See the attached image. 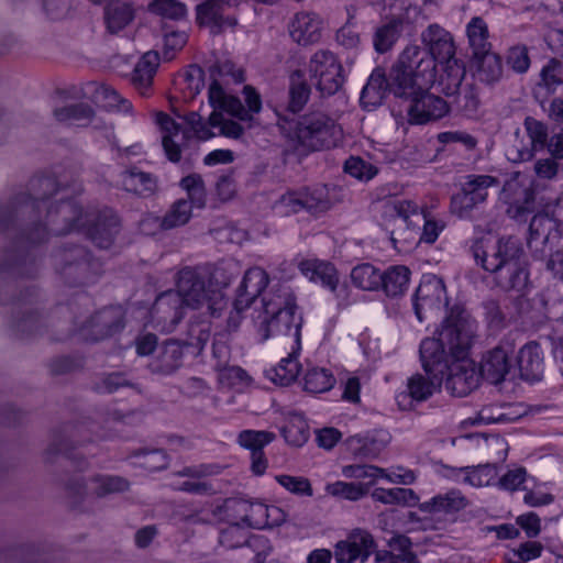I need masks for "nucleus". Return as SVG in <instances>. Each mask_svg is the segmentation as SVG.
<instances>
[{"instance_id":"1","label":"nucleus","mask_w":563,"mask_h":563,"mask_svg":"<svg viewBox=\"0 0 563 563\" xmlns=\"http://www.w3.org/2000/svg\"><path fill=\"white\" fill-rule=\"evenodd\" d=\"M68 187L55 176L33 177L26 191L0 201V232L13 241L12 250L0 254V280L25 274L29 249L46 241L49 233L62 235L85 231L98 247L103 249V223L93 213H84L78 203L67 200Z\"/></svg>"},{"instance_id":"2","label":"nucleus","mask_w":563,"mask_h":563,"mask_svg":"<svg viewBox=\"0 0 563 563\" xmlns=\"http://www.w3.org/2000/svg\"><path fill=\"white\" fill-rule=\"evenodd\" d=\"M419 55V46H407L390 69V91L411 124L437 121L449 112L446 101L428 91L435 80L432 58Z\"/></svg>"},{"instance_id":"3","label":"nucleus","mask_w":563,"mask_h":563,"mask_svg":"<svg viewBox=\"0 0 563 563\" xmlns=\"http://www.w3.org/2000/svg\"><path fill=\"white\" fill-rule=\"evenodd\" d=\"M477 322L461 305L450 308L441 329L431 339L441 342L439 361L445 365L439 374L452 396L464 397L477 388L479 373L475 362L467 357L477 331Z\"/></svg>"},{"instance_id":"4","label":"nucleus","mask_w":563,"mask_h":563,"mask_svg":"<svg viewBox=\"0 0 563 563\" xmlns=\"http://www.w3.org/2000/svg\"><path fill=\"white\" fill-rule=\"evenodd\" d=\"M471 252L476 264L492 274L493 282L501 290L522 294L528 288L529 271L518 239L504 236L492 244L476 241Z\"/></svg>"},{"instance_id":"5","label":"nucleus","mask_w":563,"mask_h":563,"mask_svg":"<svg viewBox=\"0 0 563 563\" xmlns=\"http://www.w3.org/2000/svg\"><path fill=\"white\" fill-rule=\"evenodd\" d=\"M275 114L280 130L306 150H329L335 147L342 140V129L324 113H308L295 123L277 110Z\"/></svg>"},{"instance_id":"6","label":"nucleus","mask_w":563,"mask_h":563,"mask_svg":"<svg viewBox=\"0 0 563 563\" xmlns=\"http://www.w3.org/2000/svg\"><path fill=\"white\" fill-rule=\"evenodd\" d=\"M209 274L201 266H186L178 273L177 289L185 307L200 309L207 307L211 316H217L225 306V299L221 289L207 285Z\"/></svg>"},{"instance_id":"7","label":"nucleus","mask_w":563,"mask_h":563,"mask_svg":"<svg viewBox=\"0 0 563 563\" xmlns=\"http://www.w3.org/2000/svg\"><path fill=\"white\" fill-rule=\"evenodd\" d=\"M441 346V342L435 339L427 338L421 341L420 360L428 377L416 374L408 379L407 388L411 399L423 401L442 385V376L439 372L445 365L439 361V355L442 353Z\"/></svg>"},{"instance_id":"8","label":"nucleus","mask_w":563,"mask_h":563,"mask_svg":"<svg viewBox=\"0 0 563 563\" xmlns=\"http://www.w3.org/2000/svg\"><path fill=\"white\" fill-rule=\"evenodd\" d=\"M155 121L162 132L164 152L173 163H178L181 159V153L192 140V133L202 141H207L216 135L211 131L209 122L206 123L203 119L190 130L183 129L179 123L164 112H157Z\"/></svg>"},{"instance_id":"9","label":"nucleus","mask_w":563,"mask_h":563,"mask_svg":"<svg viewBox=\"0 0 563 563\" xmlns=\"http://www.w3.org/2000/svg\"><path fill=\"white\" fill-rule=\"evenodd\" d=\"M155 121L162 132L164 152L173 163H178L181 159V153L192 140V133L202 141H207L216 135L211 131L209 122L206 123L203 119L190 130L183 129L179 123L164 112H157Z\"/></svg>"},{"instance_id":"10","label":"nucleus","mask_w":563,"mask_h":563,"mask_svg":"<svg viewBox=\"0 0 563 563\" xmlns=\"http://www.w3.org/2000/svg\"><path fill=\"white\" fill-rule=\"evenodd\" d=\"M243 95L246 108L241 100L229 93L218 81L210 84L208 90L209 102L216 110H223V112L239 119L243 122H251L253 115L260 113L262 110V98L260 93L250 85L244 86Z\"/></svg>"},{"instance_id":"11","label":"nucleus","mask_w":563,"mask_h":563,"mask_svg":"<svg viewBox=\"0 0 563 563\" xmlns=\"http://www.w3.org/2000/svg\"><path fill=\"white\" fill-rule=\"evenodd\" d=\"M338 57L329 49H319L308 63V71L316 88L323 95H334L343 85L344 76Z\"/></svg>"},{"instance_id":"12","label":"nucleus","mask_w":563,"mask_h":563,"mask_svg":"<svg viewBox=\"0 0 563 563\" xmlns=\"http://www.w3.org/2000/svg\"><path fill=\"white\" fill-rule=\"evenodd\" d=\"M412 306L419 322L435 317L448 306V296L444 282L441 277L427 274L413 294Z\"/></svg>"},{"instance_id":"13","label":"nucleus","mask_w":563,"mask_h":563,"mask_svg":"<svg viewBox=\"0 0 563 563\" xmlns=\"http://www.w3.org/2000/svg\"><path fill=\"white\" fill-rule=\"evenodd\" d=\"M464 179L461 192L451 199V210L460 218L468 217L473 209L486 201L488 190L499 185L498 178L490 175L470 174Z\"/></svg>"},{"instance_id":"14","label":"nucleus","mask_w":563,"mask_h":563,"mask_svg":"<svg viewBox=\"0 0 563 563\" xmlns=\"http://www.w3.org/2000/svg\"><path fill=\"white\" fill-rule=\"evenodd\" d=\"M294 310H282L276 313L266 314L261 321L257 333L261 341L276 335H283L289 339L290 345H295L296 350H301V328L302 317Z\"/></svg>"},{"instance_id":"15","label":"nucleus","mask_w":563,"mask_h":563,"mask_svg":"<svg viewBox=\"0 0 563 563\" xmlns=\"http://www.w3.org/2000/svg\"><path fill=\"white\" fill-rule=\"evenodd\" d=\"M185 308L179 294L165 291L157 296L151 309V322L159 331L172 332L184 318Z\"/></svg>"},{"instance_id":"16","label":"nucleus","mask_w":563,"mask_h":563,"mask_svg":"<svg viewBox=\"0 0 563 563\" xmlns=\"http://www.w3.org/2000/svg\"><path fill=\"white\" fill-rule=\"evenodd\" d=\"M421 42L428 48V52H423L419 47V56L421 58H432L434 75L437 74V63H443L455 57V44L452 34L437 23L430 24L422 31Z\"/></svg>"},{"instance_id":"17","label":"nucleus","mask_w":563,"mask_h":563,"mask_svg":"<svg viewBox=\"0 0 563 563\" xmlns=\"http://www.w3.org/2000/svg\"><path fill=\"white\" fill-rule=\"evenodd\" d=\"M468 505L466 496L461 490L452 488L421 503L419 509L435 518L454 520L456 515L466 509Z\"/></svg>"},{"instance_id":"18","label":"nucleus","mask_w":563,"mask_h":563,"mask_svg":"<svg viewBox=\"0 0 563 563\" xmlns=\"http://www.w3.org/2000/svg\"><path fill=\"white\" fill-rule=\"evenodd\" d=\"M232 5L234 3L224 0H206L197 5V22L209 27L213 34L233 29L236 20L229 12Z\"/></svg>"},{"instance_id":"19","label":"nucleus","mask_w":563,"mask_h":563,"mask_svg":"<svg viewBox=\"0 0 563 563\" xmlns=\"http://www.w3.org/2000/svg\"><path fill=\"white\" fill-rule=\"evenodd\" d=\"M288 33L298 45L314 44L322 35V20L313 12H298L288 23Z\"/></svg>"},{"instance_id":"20","label":"nucleus","mask_w":563,"mask_h":563,"mask_svg":"<svg viewBox=\"0 0 563 563\" xmlns=\"http://www.w3.org/2000/svg\"><path fill=\"white\" fill-rule=\"evenodd\" d=\"M374 545L371 533L365 530H353L346 540L335 545L334 556L338 563H353L357 559L365 560Z\"/></svg>"},{"instance_id":"21","label":"nucleus","mask_w":563,"mask_h":563,"mask_svg":"<svg viewBox=\"0 0 563 563\" xmlns=\"http://www.w3.org/2000/svg\"><path fill=\"white\" fill-rule=\"evenodd\" d=\"M275 435L268 431L243 430L238 437V443L251 451V470L255 475H263L267 468V460L263 449L274 440Z\"/></svg>"},{"instance_id":"22","label":"nucleus","mask_w":563,"mask_h":563,"mask_svg":"<svg viewBox=\"0 0 563 563\" xmlns=\"http://www.w3.org/2000/svg\"><path fill=\"white\" fill-rule=\"evenodd\" d=\"M503 410L496 416L486 415V410H482L478 419H466L463 422H516L519 419L543 420L549 417L543 416L549 410L547 406H530L523 402L510 404L501 408Z\"/></svg>"},{"instance_id":"23","label":"nucleus","mask_w":563,"mask_h":563,"mask_svg":"<svg viewBox=\"0 0 563 563\" xmlns=\"http://www.w3.org/2000/svg\"><path fill=\"white\" fill-rule=\"evenodd\" d=\"M120 185L128 192L147 198L157 191L158 178L137 166H131L120 174Z\"/></svg>"},{"instance_id":"24","label":"nucleus","mask_w":563,"mask_h":563,"mask_svg":"<svg viewBox=\"0 0 563 563\" xmlns=\"http://www.w3.org/2000/svg\"><path fill=\"white\" fill-rule=\"evenodd\" d=\"M518 367L523 380L536 383L542 379L544 374V357L539 343L529 342L519 350Z\"/></svg>"},{"instance_id":"25","label":"nucleus","mask_w":563,"mask_h":563,"mask_svg":"<svg viewBox=\"0 0 563 563\" xmlns=\"http://www.w3.org/2000/svg\"><path fill=\"white\" fill-rule=\"evenodd\" d=\"M267 273L258 267L249 268L236 290V306L249 308L268 285Z\"/></svg>"},{"instance_id":"26","label":"nucleus","mask_w":563,"mask_h":563,"mask_svg":"<svg viewBox=\"0 0 563 563\" xmlns=\"http://www.w3.org/2000/svg\"><path fill=\"white\" fill-rule=\"evenodd\" d=\"M192 203L187 199H178L175 201L164 217H145L142 222V230H146V227L154 224L161 230H172L181 225H185L192 216Z\"/></svg>"},{"instance_id":"27","label":"nucleus","mask_w":563,"mask_h":563,"mask_svg":"<svg viewBox=\"0 0 563 563\" xmlns=\"http://www.w3.org/2000/svg\"><path fill=\"white\" fill-rule=\"evenodd\" d=\"M389 82L390 74L386 78L383 69L375 68L362 89L360 97L362 108L367 111L378 108L383 103L386 93H391Z\"/></svg>"},{"instance_id":"28","label":"nucleus","mask_w":563,"mask_h":563,"mask_svg":"<svg viewBox=\"0 0 563 563\" xmlns=\"http://www.w3.org/2000/svg\"><path fill=\"white\" fill-rule=\"evenodd\" d=\"M509 353L501 346H496L484 356L478 371L479 378L483 377L490 384L501 383L509 373Z\"/></svg>"},{"instance_id":"29","label":"nucleus","mask_w":563,"mask_h":563,"mask_svg":"<svg viewBox=\"0 0 563 563\" xmlns=\"http://www.w3.org/2000/svg\"><path fill=\"white\" fill-rule=\"evenodd\" d=\"M299 269L313 283H319L324 288L335 292L339 286L336 268L329 262L319 260H305L299 264Z\"/></svg>"},{"instance_id":"30","label":"nucleus","mask_w":563,"mask_h":563,"mask_svg":"<svg viewBox=\"0 0 563 563\" xmlns=\"http://www.w3.org/2000/svg\"><path fill=\"white\" fill-rule=\"evenodd\" d=\"M264 313L271 314L282 310L298 309L291 288L283 283L273 285L263 296Z\"/></svg>"},{"instance_id":"31","label":"nucleus","mask_w":563,"mask_h":563,"mask_svg":"<svg viewBox=\"0 0 563 563\" xmlns=\"http://www.w3.org/2000/svg\"><path fill=\"white\" fill-rule=\"evenodd\" d=\"M229 508L233 510L236 518L249 528L264 529L266 528V505L258 501H249L238 499L231 501Z\"/></svg>"},{"instance_id":"32","label":"nucleus","mask_w":563,"mask_h":563,"mask_svg":"<svg viewBox=\"0 0 563 563\" xmlns=\"http://www.w3.org/2000/svg\"><path fill=\"white\" fill-rule=\"evenodd\" d=\"M452 472V476L459 481L463 475L462 482L473 487H483L492 484L496 477V468L494 465L481 464L477 466L448 467Z\"/></svg>"},{"instance_id":"33","label":"nucleus","mask_w":563,"mask_h":563,"mask_svg":"<svg viewBox=\"0 0 563 563\" xmlns=\"http://www.w3.org/2000/svg\"><path fill=\"white\" fill-rule=\"evenodd\" d=\"M53 114L60 123L86 126L92 122L95 110L89 104L80 102L55 108Z\"/></svg>"},{"instance_id":"34","label":"nucleus","mask_w":563,"mask_h":563,"mask_svg":"<svg viewBox=\"0 0 563 563\" xmlns=\"http://www.w3.org/2000/svg\"><path fill=\"white\" fill-rule=\"evenodd\" d=\"M158 64V54L155 52H147L135 65L132 80L142 95H146L151 88Z\"/></svg>"},{"instance_id":"35","label":"nucleus","mask_w":563,"mask_h":563,"mask_svg":"<svg viewBox=\"0 0 563 563\" xmlns=\"http://www.w3.org/2000/svg\"><path fill=\"white\" fill-rule=\"evenodd\" d=\"M466 35L473 56H483L492 51L488 25L481 16H474L466 25Z\"/></svg>"},{"instance_id":"36","label":"nucleus","mask_w":563,"mask_h":563,"mask_svg":"<svg viewBox=\"0 0 563 563\" xmlns=\"http://www.w3.org/2000/svg\"><path fill=\"white\" fill-rule=\"evenodd\" d=\"M525 128L531 142V148L518 150V159L522 162L531 159L533 153L545 148L548 143V129L542 122L528 117L525 120Z\"/></svg>"},{"instance_id":"37","label":"nucleus","mask_w":563,"mask_h":563,"mask_svg":"<svg viewBox=\"0 0 563 563\" xmlns=\"http://www.w3.org/2000/svg\"><path fill=\"white\" fill-rule=\"evenodd\" d=\"M556 221L549 210V205L545 210L534 214L530 221L529 231L530 238L528 241L529 247L532 250L538 243H547L553 230L556 231Z\"/></svg>"},{"instance_id":"38","label":"nucleus","mask_w":563,"mask_h":563,"mask_svg":"<svg viewBox=\"0 0 563 563\" xmlns=\"http://www.w3.org/2000/svg\"><path fill=\"white\" fill-rule=\"evenodd\" d=\"M439 64L442 65L443 70L440 76V84L443 87V92L446 96H454L460 93L462 81L466 74L463 63L453 57L450 60H445Z\"/></svg>"},{"instance_id":"39","label":"nucleus","mask_w":563,"mask_h":563,"mask_svg":"<svg viewBox=\"0 0 563 563\" xmlns=\"http://www.w3.org/2000/svg\"><path fill=\"white\" fill-rule=\"evenodd\" d=\"M134 19V8L130 0H108V32L118 33Z\"/></svg>"},{"instance_id":"40","label":"nucleus","mask_w":563,"mask_h":563,"mask_svg":"<svg viewBox=\"0 0 563 563\" xmlns=\"http://www.w3.org/2000/svg\"><path fill=\"white\" fill-rule=\"evenodd\" d=\"M409 279V268L402 265L391 266L382 274L380 287L389 297L401 296L408 288Z\"/></svg>"},{"instance_id":"41","label":"nucleus","mask_w":563,"mask_h":563,"mask_svg":"<svg viewBox=\"0 0 563 563\" xmlns=\"http://www.w3.org/2000/svg\"><path fill=\"white\" fill-rule=\"evenodd\" d=\"M300 351L296 350L295 345H290V352L287 357L282 358L277 366L272 369L274 375L271 378L274 383L287 386L297 378L300 371L298 362Z\"/></svg>"},{"instance_id":"42","label":"nucleus","mask_w":563,"mask_h":563,"mask_svg":"<svg viewBox=\"0 0 563 563\" xmlns=\"http://www.w3.org/2000/svg\"><path fill=\"white\" fill-rule=\"evenodd\" d=\"M310 86L306 81L301 70H295L290 75L288 110L295 114L301 111L309 100Z\"/></svg>"},{"instance_id":"43","label":"nucleus","mask_w":563,"mask_h":563,"mask_svg":"<svg viewBox=\"0 0 563 563\" xmlns=\"http://www.w3.org/2000/svg\"><path fill=\"white\" fill-rule=\"evenodd\" d=\"M402 32V22L400 20L393 19L389 22L377 27L373 44L376 52L384 54L391 49L395 43L398 41Z\"/></svg>"},{"instance_id":"44","label":"nucleus","mask_w":563,"mask_h":563,"mask_svg":"<svg viewBox=\"0 0 563 563\" xmlns=\"http://www.w3.org/2000/svg\"><path fill=\"white\" fill-rule=\"evenodd\" d=\"M335 384V377L330 369L312 367L303 376V389L311 394L330 390Z\"/></svg>"},{"instance_id":"45","label":"nucleus","mask_w":563,"mask_h":563,"mask_svg":"<svg viewBox=\"0 0 563 563\" xmlns=\"http://www.w3.org/2000/svg\"><path fill=\"white\" fill-rule=\"evenodd\" d=\"M477 60V76L481 81L494 84L503 76V65L499 55L489 51L483 56H474Z\"/></svg>"},{"instance_id":"46","label":"nucleus","mask_w":563,"mask_h":563,"mask_svg":"<svg viewBox=\"0 0 563 563\" xmlns=\"http://www.w3.org/2000/svg\"><path fill=\"white\" fill-rule=\"evenodd\" d=\"M351 279L363 290H376L382 284V273L372 264H361L352 269Z\"/></svg>"},{"instance_id":"47","label":"nucleus","mask_w":563,"mask_h":563,"mask_svg":"<svg viewBox=\"0 0 563 563\" xmlns=\"http://www.w3.org/2000/svg\"><path fill=\"white\" fill-rule=\"evenodd\" d=\"M183 356V346L179 342L174 340L166 341L161 346L158 354V369L164 374L173 373L181 365Z\"/></svg>"},{"instance_id":"48","label":"nucleus","mask_w":563,"mask_h":563,"mask_svg":"<svg viewBox=\"0 0 563 563\" xmlns=\"http://www.w3.org/2000/svg\"><path fill=\"white\" fill-rule=\"evenodd\" d=\"M134 464L143 467L148 472H157L168 466L169 460L167 454L159 449L139 450L133 453Z\"/></svg>"},{"instance_id":"49","label":"nucleus","mask_w":563,"mask_h":563,"mask_svg":"<svg viewBox=\"0 0 563 563\" xmlns=\"http://www.w3.org/2000/svg\"><path fill=\"white\" fill-rule=\"evenodd\" d=\"M250 532L245 526L239 522L231 523L220 530L219 544L228 550H233L247 544Z\"/></svg>"},{"instance_id":"50","label":"nucleus","mask_w":563,"mask_h":563,"mask_svg":"<svg viewBox=\"0 0 563 563\" xmlns=\"http://www.w3.org/2000/svg\"><path fill=\"white\" fill-rule=\"evenodd\" d=\"M374 500L383 504H406L413 505L418 500V496L410 488H376L372 493Z\"/></svg>"},{"instance_id":"51","label":"nucleus","mask_w":563,"mask_h":563,"mask_svg":"<svg viewBox=\"0 0 563 563\" xmlns=\"http://www.w3.org/2000/svg\"><path fill=\"white\" fill-rule=\"evenodd\" d=\"M211 76L213 77L211 84L218 81L221 87H223L222 84H241L245 79L243 70L228 59L217 63L212 67Z\"/></svg>"},{"instance_id":"52","label":"nucleus","mask_w":563,"mask_h":563,"mask_svg":"<svg viewBox=\"0 0 563 563\" xmlns=\"http://www.w3.org/2000/svg\"><path fill=\"white\" fill-rule=\"evenodd\" d=\"M303 208L310 213H321L329 210L331 202L324 188L301 189Z\"/></svg>"},{"instance_id":"53","label":"nucleus","mask_w":563,"mask_h":563,"mask_svg":"<svg viewBox=\"0 0 563 563\" xmlns=\"http://www.w3.org/2000/svg\"><path fill=\"white\" fill-rule=\"evenodd\" d=\"M180 186L188 194V200L197 208H202L206 202V188L200 175L191 174L180 180Z\"/></svg>"},{"instance_id":"54","label":"nucleus","mask_w":563,"mask_h":563,"mask_svg":"<svg viewBox=\"0 0 563 563\" xmlns=\"http://www.w3.org/2000/svg\"><path fill=\"white\" fill-rule=\"evenodd\" d=\"M222 111L213 108L212 113L209 115L210 126L218 128L219 134L223 136L231 139L241 137L244 133V128L239 122L224 118Z\"/></svg>"},{"instance_id":"55","label":"nucleus","mask_w":563,"mask_h":563,"mask_svg":"<svg viewBox=\"0 0 563 563\" xmlns=\"http://www.w3.org/2000/svg\"><path fill=\"white\" fill-rule=\"evenodd\" d=\"M14 330L21 336H31L40 333L42 320L40 314L31 308H26L14 321Z\"/></svg>"},{"instance_id":"56","label":"nucleus","mask_w":563,"mask_h":563,"mask_svg":"<svg viewBox=\"0 0 563 563\" xmlns=\"http://www.w3.org/2000/svg\"><path fill=\"white\" fill-rule=\"evenodd\" d=\"M276 482L282 485L286 490L298 496L311 497L313 489L308 478L303 476H291V475H277Z\"/></svg>"},{"instance_id":"57","label":"nucleus","mask_w":563,"mask_h":563,"mask_svg":"<svg viewBox=\"0 0 563 563\" xmlns=\"http://www.w3.org/2000/svg\"><path fill=\"white\" fill-rule=\"evenodd\" d=\"M150 10L163 18L173 20L181 19L187 13L185 4L178 0H153Z\"/></svg>"},{"instance_id":"58","label":"nucleus","mask_w":563,"mask_h":563,"mask_svg":"<svg viewBox=\"0 0 563 563\" xmlns=\"http://www.w3.org/2000/svg\"><path fill=\"white\" fill-rule=\"evenodd\" d=\"M327 492L333 496L349 500H358L366 495L367 488L360 483H346L339 481L328 485Z\"/></svg>"},{"instance_id":"59","label":"nucleus","mask_w":563,"mask_h":563,"mask_svg":"<svg viewBox=\"0 0 563 563\" xmlns=\"http://www.w3.org/2000/svg\"><path fill=\"white\" fill-rule=\"evenodd\" d=\"M344 172L358 180H369L377 174V169L371 163L356 156L346 159Z\"/></svg>"},{"instance_id":"60","label":"nucleus","mask_w":563,"mask_h":563,"mask_svg":"<svg viewBox=\"0 0 563 563\" xmlns=\"http://www.w3.org/2000/svg\"><path fill=\"white\" fill-rule=\"evenodd\" d=\"M274 209L280 216H289L305 210L301 191H288L284 194L275 202Z\"/></svg>"},{"instance_id":"61","label":"nucleus","mask_w":563,"mask_h":563,"mask_svg":"<svg viewBox=\"0 0 563 563\" xmlns=\"http://www.w3.org/2000/svg\"><path fill=\"white\" fill-rule=\"evenodd\" d=\"M67 489L74 496H95V497H103L106 495V481L103 476H97L90 478L84 485L81 484H70L67 486Z\"/></svg>"},{"instance_id":"62","label":"nucleus","mask_w":563,"mask_h":563,"mask_svg":"<svg viewBox=\"0 0 563 563\" xmlns=\"http://www.w3.org/2000/svg\"><path fill=\"white\" fill-rule=\"evenodd\" d=\"M460 439L473 441L478 448L496 450L498 453L506 451V442L498 434L470 433Z\"/></svg>"},{"instance_id":"63","label":"nucleus","mask_w":563,"mask_h":563,"mask_svg":"<svg viewBox=\"0 0 563 563\" xmlns=\"http://www.w3.org/2000/svg\"><path fill=\"white\" fill-rule=\"evenodd\" d=\"M108 113L134 117L131 101L122 97L117 90L108 87Z\"/></svg>"},{"instance_id":"64","label":"nucleus","mask_w":563,"mask_h":563,"mask_svg":"<svg viewBox=\"0 0 563 563\" xmlns=\"http://www.w3.org/2000/svg\"><path fill=\"white\" fill-rule=\"evenodd\" d=\"M282 434L289 444L301 446L309 439V424H283Z\"/></svg>"}]
</instances>
